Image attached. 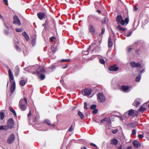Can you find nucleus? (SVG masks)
Here are the masks:
<instances>
[{"instance_id":"f257e3e1","label":"nucleus","mask_w":149,"mask_h":149,"mask_svg":"<svg viewBox=\"0 0 149 149\" xmlns=\"http://www.w3.org/2000/svg\"><path fill=\"white\" fill-rule=\"evenodd\" d=\"M8 74L9 76V81L10 82H11L10 89V95H11L15 90L16 84L15 81L14 80V77L13 73L10 69L8 70Z\"/></svg>"},{"instance_id":"f03ea898","label":"nucleus","mask_w":149,"mask_h":149,"mask_svg":"<svg viewBox=\"0 0 149 149\" xmlns=\"http://www.w3.org/2000/svg\"><path fill=\"white\" fill-rule=\"evenodd\" d=\"M116 21L118 24H120L123 25L125 24V23L126 24L128 23L129 19L128 17H126L125 20H123L121 15H118L116 17Z\"/></svg>"},{"instance_id":"7ed1b4c3","label":"nucleus","mask_w":149,"mask_h":149,"mask_svg":"<svg viewBox=\"0 0 149 149\" xmlns=\"http://www.w3.org/2000/svg\"><path fill=\"white\" fill-rule=\"evenodd\" d=\"M38 76L41 80L44 79L45 78V75L42 74H40V72H45V69L42 67L40 66L39 67L38 70H36Z\"/></svg>"},{"instance_id":"20e7f679","label":"nucleus","mask_w":149,"mask_h":149,"mask_svg":"<svg viewBox=\"0 0 149 149\" xmlns=\"http://www.w3.org/2000/svg\"><path fill=\"white\" fill-rule=\"evenodd\" d=\"M14 122L13 119L10 118H9L8 121L7 126L9 129H12L13 128L14 126Z\"/></svg>"},{"instance_id":"39448f33","label":"nucleus","mask_w":149,"mask_h":149,"mask_svg":"<svg viewBox=\"0 0 149 149\" xmlns=\"http://www.w3.org/2000/svg\"><path fill=\"white\" fill-rule=\"evenodd\" d=\"M13 24H15L18 25L19 26L21 25V23L20 20L17 15H14L13 17Z\"/></svg>"},{"instance_id":"423d86ee","label":"nucleus","mask_w":149,"mask_h":149,"mask_svg":"<svg viewBox=\"0 0 149 149\" xmlns=\"http://www.w3.org/2000/svg\"><path fill=\"white\" fill-rule=\"evenodd\" d=\"M15 139V136L14 134H11L7 139V142L9 144L12 143L14 141Z\"/></svg>"},{"instance_id":"0eeeda50","label":"nucleus","mask_w":149,"mask_h":149,"mask_svg":"<svg viewBox=\"0 0 149 149\" xmlns=\"http://www.w3.org/2000/svg\"><path fill=\"white\" fill-rule=\"evenodd\" d=\"M91 92V90L90 88H86L84 90L82 91V94L84 95L88 96Z\"/></svg>"},{"instance_id":"6e6552de","label":"nucleus","mask_w":149,"mask_h":149,"mask_svg":"<svg viewBox=\"0 0 149 149\" xmlns=\"http://www.w3.org/2000/svg\"><path fill=\"white\" fill-rule=\"evenodd\" d=\"M97 96L98 97V99L99 101L101 102L105 101V97L102 94L99 93L98 94Z\"/></svg>"},{"instance_id":"1a4fd4ad","label":"nucleus","mask_w":149,"mask_h":149,"mask_svg":"<svg viewBox=\"0 0 149 149\" xmlns=\"http://www.w3.org/2000/svg\"><path fill=\"white\" fill-rule=\"evenodd\" d=\"M147 103H144L140 107L138 111L141 112H143L146 110L147 107Z\"/></svg>"},{"instance_id":"9d476101","label":"nucleus","mask_w":149,"mask_h":149,"mask_svg":"<svg viewBox=\"0 0 149 149\" xmlns=\"http://www.w3.org/2000/svg\"><path fill=\"white\" fill-rule=\"evenodd\" d=\"M128 114L130 116H137L138 113L137 111L135 110L131 109L128 111Z\"/></svg>"},{"instance_id":"9b49d317","label":"nucleus","mask_w":149,"mask_h":149,"mask_svg":"<svg viewBox=\"0 0 149 149\" xmlns=\"http://www.w3.org/2000/svg\"><path fill=\"white\" fill-rule=\"evenodd\" d=\"M119 67L117 66V65H114L110 67H109L108 68V70L111 71H118L119 69Z\"/></svg>"},{"instance_id":"f8f14e48","label":"nucleus","mask_w":149,"mask_h":149,"mask_svg":"<svg viewBox=\"0 0 149 149\" xmlns=\"http://www.w3.org/2000/svg\"><path fill=\"white\" fill-rule=\"evenodd\" d=\"M132 144L135 148H138L141 146L140 142L137 140L134 141L132 142Z\"/></svg>"},{"instance_id":"ddd939ff","label":"nucleus","mask_w":149,"mask_h":149,"mask_svg":"<svg viewBox=\"0 0 149 149\" xmlns=\"http://www.w3.org/2000/svg\"><path fill=\"white\" fill-rule=\"evenodd\" d=\"M130 65L132 67H139L140 66V64L139 63H136L134 61H132L130 63Z\"/></svg>"},{"instance_id":"4468645a","label":"nucleus","mask_w":149,"mask_h":149,"mask_svg":"<svg viewBox=\"0 0 149 149\" xmlns=\"http://www.w3.org/2000/svg\"><path fill=\"white\" fill-rule=\"evenodd\" d=\"M113 116H111L109 117V120H108V119L107 118H105L104 119L100 121V123H104L105 122L107 121L108 123H109L110 121V119L112 118H113Z\"/></svg>"},{"instance_id":"2eb2a0df","label":"nucleus","mask_w":149,"mask_h":149,"mask_svg":"<svg viewBox=\"0 0 149 149\" xmlns=\"http://www.w3.org/2000/svg\"><path fill=\"white\" fill-rule=\"evenodd\" d=\"M129 87L127 86H122L121 87V89L125 92H129Z\"/></svg>"},{"instance_id":"dca6fc26","label":"nucleus","mask_w":149,"mask_h":149,"mask_svg":"<svg viewBox=\"0 0 149 149\" xmlns=\"http://www.w3.org/2000/svg\"><path fill=\"white\" fill-rule=\"evenodd\" d=\"M19 105L20 109L22 111H24L27 108V105H23L20 103H19Z\"/></svg>"},{"instance_id":"f3484780","label":"nucleus","mask_w":149,"mask_h":149,"mask_svg":"<svg viewBox=\"0 0 149 149\" xmlns=\"http://www.w3.org/2000/svg\"><path fill=\"white\" fill-rule=\"evenodd\" d=\"M89 27V32L92 35H94L95 33V28L92 25H90Z\"/></svg>"},{"instance_id":"a211bd4d","label":"nucleus","mask_w":149,"mask_h":149,"mask_svg":"<svg viewBox=\"0 0 149 149\" xmlns=\"http://www.w3.org/2000/svg\"><path fill=\"white\" fill-rule=\"evenodd\" d=\"M140 104V102L139 100L138 99H136L135 100L134 102L133 103L132 105L137 107Z\"/></svg>"},{"instance_id":"6ab92c4d","label":"nucleus","mask_w":149,"mask_h":149,"mask_svg":"<svg viewBox=\"0 0 149 149\" xmlns=\"http://www.w3.org/2000/svg\"><path fill=\"white\" fill-rule=\"evenodd\" d=\"M22 104L23 105H27V100L26 97H24V99H22L20 100L19 103Z\"/></svg>"},{"instance_id":"aec40b11","label":"nucleus","mask_w":149,"mask_h":149,"mask_svg":"<svg viewBox=\"0 0 149 149\" xmlns=\"http://www.w3.org/2000/svg\"><path fill=\"white\" fill-rule=\"evenodd\" d=\"M37 15L38 18L40 19H42L43 18H45L46 16L45 14L42 13H38Z\"/></svg>"},{"instance_id":"412c9836","label":"nucleus","mask_w":149,"mask_h":149,"mask_svg":"<svg viewBox=\"0 0 149 149\" xmlns=\"http://www.w3.org/2000/svg\"><path fill=\"white\" fill-rule=\"evenodd\" d=\"M137 123L136 122L129 123L128 124V125L129 127H134L137 126Z\"/></svg>"},{"instance_id":"4be33fe9","label":"nucleus","mask_w":149,"mask_h":149,"mask_svg":"<svg viewBox=\"0 0 149 149\" xmlns=\"http://www.w3.org/2000/svg\"><path fill=\"white\" fill-rule=\"evenodd\" d=\"M19 70L18 67H16L15 71V76H18L19 73Z\"/></svg>"},{"instance_id":"5701e85b","label":"nucleus","mask_w":149,"mask_h":149,"mask_svg":"<svg viewBox=\"0 0 149 149\" xmlns=\"http://www.w3.org/2000/svg\"><path fill=\"white\" fill-rule=\"evenodd\" d=\"M111 143L112 145H116L118 143V140L116 139H113L111 141Z\"/></svg>"},{"instance_id":"b1692460","label":"nucleus","mask_w":149,"mask_h":149,"mask_svg":"<svg viewBox=\"0 0 149 149\" xmlns=\"http://www.w3.org/2000/svg\"><path fill=\"white\" fill-rule=\"evenodd\" d=\"M9 128L6 125H1L0 126V130H7Z\"/></svg>"},{"instance_id":"393cba45","label":"nucleus","mask_w":149,"mask_h":149,"mask_svg":"<svg viewBox=\"0 0 149 149\" xmlns=\"http://www.w3.org/2000/svg\"><path fill=\"white\" fill-rule=\"evenodd\" d=\"M4 113L2 111H1L0 112V118L1 120H3L4 118Z\"/></svg>"},{"instance_id":"a878e982","label":"nucleus","mask_w":149,"mask_h":149,"mask_svg":"<svg viewBox=\"0 0 149 149\" xmlns=\"http://www.w3.org/2000/svg\"><path fill=\"white\" fill-rule=\"evenodd\" d=\"M116 28L119 30L120 31H125L126 29L125 28H123L121 27L120 25H118L116 27Z\"/></svg>"},{"instance_id":"bb28decb","label":"nucleus","mask_w":149,"mask_h":149,"mask_svg":"<svg viewBox=\"0 0 149 149\" xmlns=\"http://www.w3.org/2000/svg\"><path fill=\"white\" fill-rule=\"evenodd\" d=\"M9 110L10 111H11V112H12L13 113V114L14 115V116L16 118H17V116L16 113L15 112V111L13 109L12 107H10Z\"/></svg>"},{"instance_id":"cd10ccee","label":"nucleus","mask_w":149,"mask_h":149,"mask_svg":"<svg viewBox=\"0 0 149 149\" xmlns=\"http://www.w3.org/2000/svg\"><path fill=\"white\" fill-rule=\"evenodd\" d=\"M113 44L112 42V40L110 38L108 40V46L109 47H111L112 46Z\"/></svg>"},{"instance_id":"c85d7f7f","label":"nucleus","mask_w":149,"mask_h":149,"mask_svg":"<svg viewBox=\"0 0 149 149\" xmlns=\"http://www.w3.org/2000/svg\"><path fill=\"white\" fill-rule=\"evenodd\" d=\"M26 84V82L24 80H21L19 81L20 85L22 86H24Z\"/></svg>"},{"instance_id":"c756f323","label":"nucleus","mask_w":149,"mask_h":149,"mask_svg":"<svg viewBox=\"0 0 149 149\" xmlns=\"http://www.w3.org/2000/svg\"><path fill=\"white\" fill-rule=\"evenodd\" d=\"M141 75L139 74L138 76L135 79V81L137 82H139L141 79Z\"/></svg>"},{"instance_id":"7c9ffc66","label":"nucleus","mask_w":149,"mask_h":149,"mask_svg":"<svg viewBox=\"0 0 149 149\" xmlns=\"http://www.w3.org/2000/svg\"><path fill=\"white\" fill-rule=\"evenodd\" d=\"M78 114L81 119L83 118L84 117V116L81 112L80 111H79L78 112Z\"/></svg>"},{"instance_id":"2f4dec72","label":"nucleus","mask_w":149,"mask_h":149,"mask_svg":"<svg viewBox=\"0 0 149 149\" xmlns=\"http://www.w3.org/2000/svg\"><path fill=\"white\" fill-rule=\"evenodd\" d=\"M74 130V127L72 125H71L69 128L68 131L69 132H71Z\"/></svg>"},{"instance_id":"473e14b6","label":"nucleus","mask_w":149,"mask_h":149,"mask_svg":"<svg viewBox=\"0 0 149 149\" xmlns=\"http://www.w3.org/2000/svg\"><path fill=\"white\" fill-rule=\"evenodd\" d=\"M133 48L132 46H130L127 47V52H130L132 49Z\"/></svg>"},{"instance_id":"72a5a7b5","label":"nucleus","mask_w":149,"mask_h":149,"mask_svg":"<svg viewBox=\"0 0 149 149\" xmlns=\"http://www.w3.org/2000/svg\"><path fill=\"white\" fill-rule=\"evenodd\" d=\"M10 31L7 30H5L4 31V33L5 34L8 35L10 33Z\"/></svg>"},{"instance_id":"f704fd0d","label":"nucleus","mask_w":149,"mask_h":149,"mask_svg":"<svg viewBox=\"0 0 149 149\" xmlns=\"http://www.w3.org/2000/svg\"><path fill=\"white\" fill-rule=\"evenodd\" d=\"M36 44V39H33L32 41V45L33 46H34Z\"/></svg>"},{"instance_id":"c9c22d12","label":"nucleus","mask_w":149,"mask_h":149,"mask_svg":"<svg viewBox=\"0 0 149 149\" xmlns=\"http://www.w3.org/2000/svg\"><path fill=\"white\" fill-rule=\"evenodd\" d=\"M96 107V105L95 104H93L91 106L90 108L91 109H95Z\"/></svg>"},{"instance_id":"e433bc0d","label":"nucleus","mask_w":149,"mask_h":149,"mask_svg":"<svg viewBox=\"0 0 149 149\" xmlns=\"http://www.w3.org/2000/svg\"><path fill=\"white\" fill-rule=\"evenodd\" d=\"M100 63L102 64H104L105 63L104 60L103 59H100Z\"/></svg>"},{"instance_id":"4c0bfd02","label":"nucleus","mask_w":149,"mask_h":149,"mask_svg":"<svg viewBox=\"0 0 149 149\" xmlns=\"http://www.w3.org/2000/svg\"><path fill=\"white\" fill-rule=\"evenodd\" d=\"M16 31L18 32H20L22 31V29L21 28H17L16 29Z\"/></svg>"},{"instance_id":"58836bf2","label":"nucleus","mask_w":149,"mask_h":149,"mask_svg":"<svg viewBox=\"0 0 149 149\" xmlns=\"http://www.w3.org/2000/svg\"><path fill=\"white\" fill-rule=\"evenodd\" d=\"M105 31V29H102V30L101 32L100 33V34H99V36L101 37L102 36V35L104 33Z\"/></svg>"},{"instance_id":"ea45409f","label":"nucleus","mask_w":149,"mask_h":149,"mask_svg":"<svg viewBox=\"0 0 149 149\" xmlns=\"http://www.w3.org/2000/svg\"><path fill=\"white\" fill-rule=\"evenodd\" d=\"M70 61V59H68L66 60L65 59H62L61 61V62H69Z\"/></svg>"},{"instance_id":"a19ab883","label":"nucleus","mask_w":149,"mask_h":149,"mask_svg":"<svg viewBox=\"0 0 149 149\" xmlns=\"http://www.w3.org/2000/svg\"><path fill=\"white\" fill-rule=\"evenodd\" d=\"M51 50L53 53H54L55 52V49L54 46L51 47Z\"/></svg>"},{"instance_id":"79ce46f5","label":"nucleus","mask_w":149,"mask_h":149,"mask_svg":"<svg viewBox=\"0 0 149 149\" xmlns=\"http://www.w3.org/2000/svg\"><path fill=\"white\" fill-rule=\"evenodd\" d=\"M132 33V32L130 31L128 32L126 35V36L127 37H129L130 36Z\"/></svg>"},{"instance_id":"37998d69","label":"nucleus","mask_w":149,"mask_h":149,"mask_svg":"<svg viewBox=\"0 0 149 149\" xmlns=\"http://www.w3.org/2000/svg\"><path fill=\"white\" fill-rule=\"evenodd\" d=\"M144 137L143 135V134H139L138 135V137L139 139H142Z\"/></svg>"},{"instance_id":"c03bdc74","label":"nucleus","mask_w":149,"mask_h":149,"mask_svg":"<svg viewBox=\"0 0 149 149\" xmlns=\"http://www.w3.org/2000/svg\"><path fill=\"white\" fill-rule=\"evenodd\" d=\"M98 111V110L97 109H95L93 111V113L94 114H96Z\"/></svg>"},{"instance_id":"a18cd8bd","label":"nucleus","mask_w":149,"mask_h":149,"mask_svg":"<svg viewBox=\"0 0 149 149\" xmlns=\"http://www.w3.org/2000/svg\"><path fill=\"white\" fill-rule=\"evenodd\" d=\"M55 38H50L49 40L51 42H53L55 40Z\"/></svg>"},{"instance_id":"49530a36","label":"nucleus","mask_w":149,"mask_h":149,"mask_svg":"<svg viewBox=\"0 0 149 149\" xmlns=\"http://www.w3.org/2000/svg\"><path fill=\"white\" fill-rule=\"evenodd\" d=\"M3 3H5V4L7 5H8V0H3Z\"/></svg>"},{"instance_id":"de8ad7c7","label":"nucleus","mask_w":149,"mask_h":149,"mask_svg":"<svg viewBox=\"0 0 149 149\" xmlns=\"http://www.w3.org/2000/svg\"><path fill=\"white\" fill-rule=\"evenodd\" d=\"M106 21L105 18L104 17L102 20L101 22L102 24H104Z\"/></svg>"},{"instance_id":"09e8293b","label":"nucleus","mask_w":149,"mask_h":149,"mask_svg":"<svg viewBox=\"0 0 149 149\" xmlns=\"http://www.w3.org/2000/svg\"><path fill=\"white\" fill-rule=\"evenodd\" d=\"M87 104L86 102H85L84 103V108L86 109H87L88 108H87Z\"/></svg>"},{"instance_id":"8fccbe9b","label":"nucleus","mask_w":149,"mask_h":149,"mask_svg":"<svg viewBox=\"0 0 149 149\" xmlns=\"http://www.w3.org/2000/svg\"><path fill=\"white\" fill-rule=\"evenodd\" d=\"M136 132L135 130H132V134L133 135H135L136 134Z\"/></svg>"},{"instance_id":"3c124183","label":"nucleus","mask_w":149,"mask_h":149,"mask_svg":"<svg viewBox=\"0 0 149 149\" xmlns=\"http://www.w3.org/2000/svg\"><path fill=\"white\" fill-rule=\"evenodd\" d=\"M15 47L17 50L19 51V49H20V48H19V47L16 45H15Z\"/></svg>"},{"instance_id":"603ef678","label":"nucleus","mask_w":149,"mask_h":149,"mask_svg":"<svg viewBox=\"0 0 149 149\" xmlns=\"http://www.w3.org/2000/svg\"><path fill=\"white\" fill-rule=\"evenodd\" d=\"M4 25L5 26V27H6V28L7 29H9V27L8 26V25L6 24V23L5 22L4 23Z\"/></svg>"},{"instance_id":"864d4df0","label":"nucleus","mask_w":149,"mask_h":149,"mask_svg":"<svg viewBox=\"0 0 149 149\" xmlns=\"http://www.w3.org/2000/svg\"><path fill=\"white\" fill-rule=\"evenodd\" d=\"M22 35L24 36L25 37L27 35V33L26 32H24L22 33Z\"/></svg>"},{"instance_id":"5fc2aeb1","label":"nucleus","mask_w":149,"mask_h":149,"mask_svg":"<svg viewBox=\"0 0 149 149\" xmlns=\"http://www.w3.org/2000/svg\"><path fill=\"white\" fill-rule=\"evenodd\" d=\"M119 118H120V120H121V121H123V119H122V117L121 116H117Z\"/></svg>"},{"instance_id":"6e6d98bb","label":"nucleus","mask_w":149,"mask_h":149,"mask_svg":"<svg viewBox=\"0 0 149 149\" xmlns=\"http://www.w3.org/2000/svg\"><path fill=\"white\" fill-rule=\"evenodd\" d=\"M88 50H87V51L86 52V53H84V52H85V51L83 52V54H85V55H87L88 54Z\"/></svg>"},{"instance_id":"4d7b16f0","label":"nucleus","mask_w":149,"mask_h":149,"mask_svg":"<svg viewBox=\"0 0 149 149\" xmlns=\"http://www.w3.org/2000/svg\"><path fill=\"white\" fill-rule=\"evenodd\" d=\"M91 145L94 146L95 147H97V146L95 144H94L93 143H91Z\"/></svg>"},{"instance_id":"13d9d810","label":"nucleus","mask_w":149,"mask_h":149,"mask_svg":"<svg viewBox=\"0 0 149 149\" xmlns=\"http://www.w3.org/2000/svg\"><path fill=\"white\" fill-rule=\"evenodd\" d=\"M46 123L49 125H51V123L49 121L47 120L46 121Z\"/></svg>"},{"instance_id":"bf43d9fd","label":"nucleus","mask_w":149,"mask_h":149,"mask_svg":"<svg viewBox=\"0 0 149 149\" xmlns=\"http://www.w3.org/2000/svg\"><path fill=\"white\" fill-rule=\"evenodd\" d=\"M0 17L1 18V19H2V20L3 21H4V19L3 18V17H2V15L0 14Z\"/></svg>"},{"instance_id":"052dcab7","label":"nucleus","mask_w":149,"mask_h":149,"mask_svg":"<svg viewBox=\"0 0 149 149\" xmlns=\"http://www.w3.org/2000/svg\"><path fill=\"white\" fill-rule=\"evenodd\" d=\"M134 10L135 11L137 10L138 9V8H136V6H134Z\"/></svg>"},{"instance_id":"680f3d73","label":"nucleus","mask_w":149,"mask_h":149,"mask_svg":"<svg viewBox=\"0 0 149 149\" xmlns=\"http://www.w3.org/2000/svg\"><path fill=\"white\" fill-rule=\"evenodd\" d=\"M117 130H115L114 131H113V132H112V133L114 134H115L117 133Z\"/></svg>"},{"instance_id":"e2e57ef3","label":"nucleus","mask_w":149,"mask_h":149,"mask_svg":"<svg viewBox=\"0 0 149 149\" xmlns=\"http://www.w3.org/2000/svg\"><path fill=\"white\" fill-rule=\"evenodd\" d=\"M68 67V65H66L64 67H62V68L63 69H65V68H66Z\"/></svg>"},{"instance_id":"0e129e2a","label":"nucleus","mask_w":149,"mask_h":149,"mask_svg":"<svg viewBox=\"0 0 149 149\" xmlns=\"http://www.w3.org/2000/svg\"><path fill=\"white\" fill-rule=\"evenodd\" d=\"M87 148L85 146H84L82 148H81V149H86Z\"/></svg>"},{"instance_id":"69168bd1","label":"nucleus","mask_w":149,"mask_h":149,"mask_svg":"<svg viewBox=\"0 0 149 149\" xmlns=\"http://www.w3.org/2000/svg\"><path fill=\"white\" fill-rule=\"evenodd\" d=\"M97 12L99 13H100L101 12L100 10H97Z\"/></svg>"},{"instance_id":"338daca9","label":"nucleus","mask_w":149,"mask_h":149,"mask_svg":"<svg viewBox=\"0 0 149 149\" xmlns=\"http://www.w3.org/2000/svg\"><path fill=\"white\" fill-rule=\"evenodd\" d=\"M118 149H122V145H121L120 147H119L118 148Z\"/></svg>"},{"instance_id":"774afa93","label":"nucleus","mask_w":149,"mask_h":149,"mask_svg":"<svg viewBox=\"0 0 149 149\" xmlns=\"http://www.w3.org/2000/svg\"><path fill=\"white\" fill-rule=\"evenodd\" d=\"M145 71V70L144 69H143L142 70L140 71V73H142V72H144Z\"/></svg>"}]
</instances>
